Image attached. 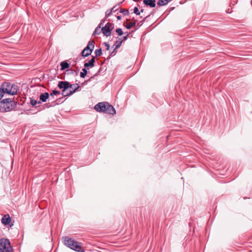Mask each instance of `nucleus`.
Returning <instances> with one entry per match:
<instances>
[{"instance_id": "c756f323", "label": "nucleus", "mask_w": 252, "mask_h": 252, "mask_svg": "<svg viewBox=\"0 0 252 252\" xmlns=\"http://www.w3.org/2000/svg\"><path fill=\"white\" fill-rule=\"evenodd\" d=\"M128 36V34L127 33L126 36H123L122 38H120V39H122L121 41H122V42H123L124 41L126 40L127 39Z\"/></svg>"}, {"instance_id": "20e7f679", "label": "nucleus", "mask_w": 252, "mask_h": 252, "mask_svg": "<svg viewBox=\"0 0 252 252\" xmlns=\"http://www.w3.org/2000/svg\"><path fill=\"white\" fill-rule=\"evenodd\" d=\"M8 251H13L9 240L7 239H1L0 240V252H8Z\"/></svg>"}, {"instance_id": "412c9836", "label": "nucleus", "mask_w": 252, "mask_h": 252, "mask_svg": "<svg viewBox=\"0 0 252 252\" xmlns=\"http://www.w3.org/2000/svg\"><path fill=\"white\" fill-rule=\"evenodd\" d=\"M30 103L32 106H35L36 104H40V101H37L36 100L32 99H31Z\"/></svg>"}, {"instance_id": "72a5a7b5", "label": "nucleus", "mask_w": 252, "mask_h": 252, "mask_svg": "<svg viewBox=\"0 0 252 252\" xmlns=\"http://www.w3.org/2000/svg\"><path fill=\"white\" fill-rule=\"evenodd\" d=\"M117 19H118V20H121V16H117Z\"/></svg>"}, {"instance_id": "bb28decb", "label": "nucleus", "mask_w": 252, "mask_h": 252, "mask_svg": "<svg viewBox=\"0 0 252 252\" xmlns=\"http://www.w3.org/2000/svg\"><path fill=\"white\" fill-rule=\"evenodd\" d=\"M112 13L111 9L107 10L105 12L106 18L110 16Z\"/></svg>"}, {"instance_id": "cd10ccee", "label": "nucleus", "mask_w": 252, "mask_h": 252, "mask_svg": "<svg viewBox=\"0 0 252 252\" xmlns=\"http://www.w3.org/2000/svg\"><path fill=\"white\" fill-rule=\"evenodd\" d=\"M57 94H60V92L57 90H53L52 93H51L50 96H52L54 95H57Z\"/></svg>"}, {"instance_id": "2eb2a0df", "label": "nucleus", "mask_w": 252, "mask_h": 252, "mask_svg": "<svg viewBox=\"0 0 252 252\" xmlns=\"http://www.w3.org/2000/svg\"><path fill=\"white\" fill-rule=\"evenodd\" d=\"M122 44V41L121 40L120 38H119V40H116L113 46V47H115V49H114V51L112 52V53H111V54H112L116 49L120 48L121 47Z\"/></svg>"}, {"instance_id": "393cba45", "label": "nucleus", "mask_w": 252, "mask_h": 252, "mask_svg": "<svg viewBox=\"0 0 252 252\" xmlns=\"http://www.w3.org/2000/svg\"><path fill=\"white\" fill-rule=\"evenodd\" d=\"M116 32L118 33V34L119 36H121L123 34V32L122 29H121V28H118V29H116Z\"/></svg>"}, {"instance_id": "58836bf2", "label": "nucleus", "mask_w": 252, "mask_h": 252, "mask_svg": "<svg viewBox=\"0 0 252 252\" xmlns=\"http://www.w3.org/2000/svg\"><path fill=\"white\" fill-rule=\"evenodd\" d=\"M172 0H167V2H170Z\"/></svg>"}, {"instance_id": "c9c22d12", "label": "nucleus", "mask_w": 252, "mask_h": 252, "mask_svg": "<svg viewBox=\"0 0 252 252\" xmlns=\"http://www.w3.org/2000/svg\"><path fill=\"white\" fill-rule=\"evenodd\" d=\"M149 16H150V15H149L147 16H146V17L144 19V20H143V21H145V20L146 19V18H148V17H149Z\"/></svg>"}, {"instance_id": "a878e982", "label": "nucleus", "mask_w": 252, "mask_h": 252, "mask_svg": "<svg viewBox=\"0 0 252 252\" xmlns=\"http://www.w3.org/2000/svg\"><path fill=\"white\" fill-rule=\"evenodd\" d=\"M133 12L136 15H139L140 14V12L139 11L138 8L137 7H135L133 9Z\"/></svg>"}, {"instance_id": "ddd939ff", "label": "nucleus", "mask_w": 252, "mask_h": 252, "mask_svg": "<svg viewBox=\"0 0 252 252\" xmlns=\"http://www.w3.org/2000/svg\"><path fill=\"white\" fill-rule=\"evenodd\" d=\"M10 221L11 219L9 215H4L1 219L2 223L5 225L9 224Z\"/></svg>"}, {"instance_id": "9b49d317", "label": "nucleus", "mask_w": 252, "mask_h": 252, "mask_svg": "<svg viewBox=\"0 0 252 252\" xmlns=\"http://www.w3.org/2000/svg\"><path fill=\"white\" fill-rule=\"evenodd\" d=\"M105 113L114 115L116 113V111L114 108L111 105H109L108 107H106V109H105Z\"/></svg>"}, {"instance_id": "4c0bfd02", "label": "nucleus", "mask_w": 252, "mask_h": 252, "mask_svg": "<svg viewBox=\"0 0 252 252\" xmlns=\"http://www.w3.org/2000/svg\"><path fill=\"white\" fill-rule=\"evenodd\" d=\"M105 19L102 20L101 21V22H103V23H104V22H105Z\"/></svg>"}, {"instance_id": "b1692460", "label": "nucleus", "mask_w": 252, "mask_h": 252, "mask_svg": "<svg viewBox=\"0 0 252 252\" xmlns=\"http://www.w3.org/2000/svg\"><path fill=\"white\" fill-rule=\"evenodd\" d=\"M95 54L96 56H100L102 55V51L101 49H96L95 51Z\"/></svg>"}, {"instance_id": "5701e85b", "label": "nucleus", "mask_w": 252, "mask_h": 252, "mask_svg": "<svg viewBox=\"0 0 252 252\" xmlns=\"http://www.w3.org/2000/svg\"><path fill=\"white\" fill-rule=\"evenodd\" d=\"M120 12L124 14L125 15H127L129 14L128 10L123 8L120 9Z\"/></svg>"}, {"instance_id": "f8f14e48", "label": "nucleus", "mask_w": 252, "mask_h": 252, "mask_svg": "<svg viewBox=\"0 0 252 252\" xmlns=\"http://www.w3.org/2000/svg\"><path fill=\"white\" fill-rule=\"evenodd\" d=\"M49 94L48 93L46 92L43 94H41L39 96L40 100L41 102H45L47 101V99L49 98Z\"/></svg>"}, {"instance_id": "4be33fe9", "label": "nucleus", "mask_w": 252, "mask_h": 252, "mask_svg": "<svg viewBox=\"0 0 252 252\" xmlns=\"http://www.w3.org/2000/svg\"><path fill=\"white\" fill-rule=\"evenodd\" d=\"M135 24H136L135 22H131V23H129V24H127L126 26V27L127 29H130L132 27L134 26L135 25Z\"/></svg>"}, {"instance_id": "6ab92c4d", "label": "nucleus", "mask_w": 252, "mask_h": 252, "mask_svg": "<svg viewBox=\"0 0 252 252\" xmlns=\"http://www.w3.org/2000/svg\"><path fill=\"white\" fill-rule=\"evenodd\" d=\"M102 31L101 29L100 28V26H97L94 32L93 35L99 34Z\"/></svg>"}, {"instance_id": "39448f33", "label": "nucleus", "mask_w": 252, "mask_h": 252, "mask_svg": "<svg viewBox=\"0 0 252 252\" xmlns=\"http://www.w3.org/2000/svg\"><path fill=\"white\" fill-rule=\"evenodd\" d=\"M69 82L67 81H59L58 84V87L60 89H63L62 94L64 96H66L65 95L68 93V90L69 88Z\"/></svg>"}, {"instance_id": "c85d7f7f", "label": "nucleus", "mask_w": 252, "mask_h": 252, "mask_svg": "<svg viewBox=\"0 0 252 252\" xmlns=\"http://www.w3.org/2000/svg\"><path fill=\"white\" fill-rule=\"evenodd\" d=\"M119 9V7L117 6V5H115L113 6L111 9L112 11V12H115L116 11H117Z\"/></svg>"}, {"instance_id": "ea45409f", "label": "nucleus", "mask_w": 252, "mask_h": 252, "mask_svg": "<svg viewBox=\"0 0 252 252\" xmlns=\"http://www.w3.org/2000/svg\"><path fill=\"white\" fill-rule=\"evenodd\" d=\"M123 2V1H122V2H120V3L118 4V5H119L120 4H121V3H122V2Z\"/></svg>"}, {"instance_id": "f257e3e1", "label": "nucleus", "mask_w": 252, "mask_h": 252, "mask_svg": "<svg viewBox=\"0 0 252 252\" xmlns=\"http://www.w3.org/2000/svg\"><path fill=\"white\" fill-rule=\"evenodd\" d=\"M17 105L12 98H5L0 101V111L1 112H9L15 108Z\"/></svg>"}, {"instance_id": "4468645a", "label": "nucleus", "mask_w": 252, "mask_h": 252, "mask_svg": "<svg viewBox=\"0 0 252 252\" xmlns=\"http://www.w3.org/2000/svg\"><path fill=\"white\" fill-rule=\"evenodd\" d=\"M94 62H95V57L93 56L92 59L91 60H90L88 63H84V66L85 67H88L89 66L93 67L94 65Z\"/></svg>"}, {"instance_id": "a211bd4d", "label": "nucleus", "mask_w": 252, "mask_h": 252, "mask_svg": "<svg viewBox=\"0 0 252 252\" xmlns=\"http://www.w3.org/2000/svg\"><path fill=\"white\" fill-rule=\"evenodd\" d=\"M92 52H93L92 51V50H88L86 51V52H85L83 53V50L82 52V56L83 57H88V56H89L91 54Z\"/></svg>"}, {"instance_id": "2f4dec72", "label": "nucleus", "mask_w": 252, "mask_h": 252, "mask_svg": "<svg viewBox=\"0 0 252 252\" xmlns=\"http://www.w3.org/2000/svg\"><path fill=\"white\" fill-rule=\"evenodd\" d=\"M3 92L2 91V90H1V88H0V100L1 99V98L3 96Z\"/></svg>"}, {"instance_id": "f03ea898", "label": "nucleus", "mask_w": 252, "mask_h": 252, "mask_svg": "<svg viewBox=\"0 0 252 252\" xmlns=\"http://www.w3.org/2000/svg\"><path fill=\"white\" fill-rule=\"evenodd\" d=\"M64 244L70 249L78 252H83L84 250L81 246V243L75 241L71 237H64Z\"/></svg>"}, {"instance_id": "e433bc0d", "label": "nucleus", "mask_w": 252, "mask_h": 252, "mask_svg": "<svg viewBox=\"0 0 252 252\" xmlns=\"http://www.w3.org/2000/svg\"><path fill=\"white\" fill-rule=\"evenodd\" d=\"M144 9H141V10H140V13H141V12L143 13V12H144Z\"/></svg>"}, {"instance_id": "473e14b6", "label": "nucleus", "mask_w": 252, "mask_h": 252, "mask_svg": "<svg viewBox=\"0 0 252 252\" xmlns=\"http://www.w3.org/2000/svg\"><path fill=\"white\" fill-rule=\"evenodd\" d=\"M103 25V22H101L99 23L98 26H100V28L101 29L102 28V27Z\"/></svg>"}, {"instance_id": "dca6fc26", "label": "nucleus", "mask_w": 252, "mask_h": 252, "mask_svg": "<svg viewBox=\"0 0 252 252\" xmlns=\"http://www.w3.org/2000/svg\"><path fill=\"white\" fill-rule=\"evenodd\" d=\"M61 70H63L65 69L68 68L69 66V64L67 62L64 61L61 63Z\"/></svg>"}, {"instance_id": "aec40b11", "label": "nucleus", "mask_w": 252, "mask_h": 252, "mask_svg": "<svg viewBox=\"0 0 252 252\" xmlns=\"http://www.w3.org/2000/svg\"><path fill=\"white\" fill-rule=\"evenodd\" d=\"M87 74V70L86 68H84L82 69V72L80 73V77L82 78H85V77Z\"/></svg>"}, {"instance_id": "f704fd0d", "label": "nucleus", "mask_w": 252, "mask_h": 252, "mask_svg": "<svg viewBox=\"0 0 252 252\" xmlns=\"http://www.w3.org/2000/svg\"><path fill=\"white\" fill-rule=\"evenodd\" d=\"M96 74L94 75L93 76L91 77V78L89 79V81H90L92 79L94 78V77L96 76Z\"/></svg>"}, {"instance_id": "423d86ee", "label": "nucleus", "mask_w": 252, "mask_h": 252, "mask_svg": "<svg viewBox=\"0 0 252 252\" xmlns=\"http://www.w3.org/2000/svg\"><path fill=\"white\" fill-rule=\"evenodd\" d=\"M114 26L113 23H107L104 27H102L101 31L104 35L108 37L111 35V32L114 29Z\"/></svg>"}, {"instance_id": "6e6552de", "label": "nucleus", "mask_w": 252, "mask_h": 252, "mask_svg": "<svg viewBox=\"0 0 252 252\" xmlns=\"http://www.w3.org/2000/svg\"><path fill=\"white\" fill-rule=\"evenodd\" d=\"M69 90L68 91V93L67 94H66V96H70L72 95L73 93H74L80 87L79 85L78 84H70L69 83Z\"/></svg>"}, {"instance_id": "7c9ffc66", "label": "nucleus", "mask_w": 252, "mask_h": 252, "mask_svg": "<svg viewBox=\"0 0 252 252\" xmlns=\"http://www.w3.org/2000/svg\"><path fill=\"white\" fill-rule=\"evenodd\" d=\"M103 44H104V45H105V46L106 47V50H109V48H110L109 44L108 43H107V42H104Z\"/></svg>"}, {"instance_id": "1a4fd4ad", "label": "nucleus", "mask_w": 252, "mask_h": 252, "mask_svg": "<svg viewBox=\"0 0 252 252\" xmlns=\"http://www.w3.org/2000/svg\"><path fill=\"white\" fill-rule=\"evenodd\" d=\"M143 3L151 8L155 7L156 6V0H143Z\"/></svg>"}, {"instance_id": "9d476101", "label": "nucleus", "mask_w": 252, "mask_h": 252, "mask_svg": "<svg viewBox=\"0 0 252 252\" xmlns=\"http://www.w3.org/2000/svg\"><path fill=\"white\" fill-rule=\"evenodd\" d=\"M94 47V40H90L88 43L87 46L84 48L83 50V53L86 52V51L88 50H92L93 51Z\"/></svg>"}, {"instance_id": "7ed1b4c3", "label": "nucleus", "mask_w": 252, "mask_h": 252, "mask_svg": "<svg viewBox=\"0 0 252 252\" xmlns=\"http://www.w3.org/2000/svg\"><path fill=\"white\" fill-rule=\"evenodd\" d=\"M0 88L2 90L3 94L7 93L11 95L16 94L19 89L17 85L7 82H3Z\"/></svg>"}, {"instance_id": "0eeeda50", "label": "nucleus", "mask_w": 252, "mask_h": 252, "mask_svg": "<svg viewBox=\"0 0 252 252\" xmlns=\"http://www.w3.org/2000/svg\"><path fill=\"white\" fill-rule=\"evenodd\" d=\"M109 105V104L106 102H99L95 105L94 109L97 112L105 113V109H106Z\"/></svg>"}, {"instance_id": "f3484780", "label": "nucleus", "mask_w": 252, "mask_h": 252, "mask_svg": "<svg viewBox=\"0 0 252 252\" xmlns=\"http://www.w3.org/2000/svg\"><path fill=\"white\" fill-rule=\"evenodd\" d=\"M169 2H167V0H158L157 4L159 6H164L166 5Z\"/></svg>"}, {"instance_id": "a19ab883", "label": "nucleus", "mask_w": 252, "mask_h": 252, "mask_svg": "<svg viewBox=\"0 0 252 252\" xmlns=\"http://www.w3.org/2000/svg\"><path fill=\"white\" fill-rule=\"evenodd\" d=\"M8 252H13V251H8Z\"/></svg>"}]
</instances>
